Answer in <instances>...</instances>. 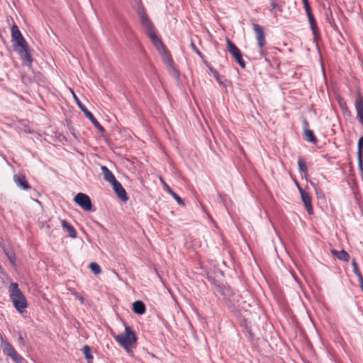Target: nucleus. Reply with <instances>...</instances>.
<instances>
[{
  "mask_svg": "<svg viewBox=\"0 0 363 363\" xmlns=\"http://www.w3.org/2000/svg\"><path fill=\"white\" fill-rule=\"evenodd\" d=\"M304 123H305L306 126H308V122L306 120L304 121Z\"/></svg>",
  "mask_w": 363,
  "mask_h": 363,
  "instance_id": "nucleus-41",
  "label": "nucleus"
},
{
  "mask_svg": "<svg viewBox=\"0 0 363 363\" xmlns=\"http://www.w3.org/2000/svg\"><path fill=\"white\" fill-rule=\"evenodd\" d=\"M302 1H303V5H304L305 4H308V3H309V2H308V0H302Z\"/></svg>",
  "mask_w": 363,
  "mask_h": 363,
  "instance_id": "nucleus-39",
  "label": "nucleus"
},
{
  "mask_svg": "<svg viewBox=\"0 0 363 363\" xmlns=\"http://www.w3.org/2000/svg\"><path fill=\"white\" fill-rule=\"evenodd\" d=\"M112 186L117 196L123 201H126L128 200V196L122 185L117 181L116 183H114Z\"/></svg>",
  "mask_w": 363,
  "mask_h": 363,
  "instance_id": "nucleus-12",
  "label": "nucleus"
},
{
  "mask_svg": "<svg viewBox=\"0 0 363 363\" xmlns=\"http://www.w3.org/2000/svg\"><path fill=\"white\" fill-rule=\"evenodd\" d=\"M61 223H62V228L68 232L69 235L71 238H75L77 237L76 230L68 222H67L65 220H62L61 221Z\"/></svg>",
  "mask_w": 363,
  "mask_h": 363,
  "instance_id": "nucleus-17",
  "label": "nucleus"
},
{
  "mask_svg": "<svg viewBox=\"0 0 363 363\" xmlns=\"http://www.w3.org/2000/svg\"><path fill=\"white\" fill-rule=\"evenodd\" d=\"M340 106L343 108L345 106H346V104L345 102H342L341 101H339Z\"/></svg>",
  "mask_w": 363,
  "mask_h": 363,
  "instance_id": "nucleus-37",
  "label": "nucleus"
},
{
  "mask_svg": "<svg viewBox=\"0 0 363 363\" xmlns=\"http://www.w3.org/2000/svg\"><path fill=\"white\" fill-rule=\"evenodd\" d=\"M227 45L228 50L230 54L235 59L242 68H245V63L242 59L240 49L229 39H227Z\"/></svg>",
  "mask_w": 363,
  "mask_h": 363,
  "instance_id": "nucleus-8",
  "label": "nucleus"
},
{
  "mask_svg": "<svg viewBox=\"0 0 363 363\" xmlns=\"http://www.w3.org/2000/svg\"><path fill=\"white\" fill-rule=\"evenodd\" d=\"M303 6L307 16L313 13L309 3L305 4Z\"/></svg>",
  "mask_w": 363,
  "mask_h": 363,
  "instance_id": "nucleus-31",
  "label": "nucleus"
},
{
  "mask_svg": "<svg viewBox=\"0 0 363 363\" xmlns=\"http://www.w3.org/2000/svg\"><path fill=\"white\" fill-rule=\"evenodd\" d=\"M18 340H19L20 341H23V337H22L21 336H20V337H19V338H18Z\"/></svg>",
  "mask_w": 363,
  "mask_h": 363,
  "instance_id": "nucleus-40",
  "label": "nucleus"
},
{
  "mask_svg": "<svg viewBox=\"0 0 363 363\" xmlns=\"http://www.w3.org/2000/svg\"><path fill=\"white\" fill-rule=\"evenodd\" d=\"M304 134H305L306 140H308V142H311L313 144L316 143L317 139H316L315 136L314 135L312 130H311L309 129H306L304 131Z\"/></svg>",
  "mask_w": 363,
  "mask_h": 363,
  "instance_id": "nucleus-19",
  "label": "nucleus"
},
{
  "mask_svg": "<svg viewBox=\"0 0 363 363\" xmlns=\"http://www.w3.org/2000/svg\"><path fill=\"white\" fill-rule=\"evenodd\" d=\"M160 181L161 182V183L162 184L164 189L169 193L170 194L172 190L169 187V186L166 184V182L164 181V179H162V177H160Z\"/></svg>",
  "mask_w": 363,
  "mask_h": 363,
  "instance_id": "nucleus-27",
  "label": "nucleus"
},
{
  "mask_svg": "<svg viewBox=\"0 0 363 363\" xmlns=\"http://www.w3.org/2000/svg\"><path fill=\"white\" fill-rule=\"evenodd\" d=\"M359 167L362 171L363 169V160H358Z\"/></svg>",
  "mask_w": 363,
  "mask_h": 363,
  "instance_id": "nucleus-35",
  "label": "nucleus"
},
{
  "mask_svg": "<svg viewBox=\"0 0 363 363\" xmlns=\"http://www.w3.org/2000/svg\"><path fill=\"white\" fill-rule=\"evenodd\" d=\"M356 276L358 277V279L360 282V284L363 283V277L360 272H358Z\"/></svg>",
  "mask_w": 363,
  "mask_h": 363,
  "instance_id": "nucleus-34",
  "label": "nucleus"
},
{
  "mask_svg": "<svg viewBox=\"0 0 363 363\" xmlns=\"http://www.w3.org/2000/svg\"><path fill=\"white\" fill-rule=\"evenodd\" d=\"M114 338L128 352L136 342L135 333L128 326L125 327L124 334L114 335Z\"/></svg>",
  "mask_w": 363,
  "mask_h": 363,
  "instance_id": "nucleus-4",
  "label": "nucleus"
},
{
  "mask_svg": "<svg viewBox=\"0 0 363 363\" xmlns=\"http://www.w3.org/2000/svg\"><path fill=\"white\" fill-rule=\"evenodd\" d=\"M3 349L4 352L15 362H20L22 360L21 357L16 352L10 343L4 342L3 344Z\"/></svg>",
  "mask_w": 363,
  "mask_h": 363,
  "instance_id": "nucleus-9",
  "label": "nucleus"
},
{
  "mask_svg": "<svg viewBox=\"0 0 363 363\" xmlns=\"http://www.w3.org/2000/svg\"><path fill=\"white\" fill-rule=\"evenodd\" d=\"M354 106L357 111V118L363 126V99L359 95L355 99Z\"/></svg>",
  "mask_w": 363,
  "mask_h": 363,
  "instance_id": "nucleus-10",
  "label": "nucleus"
},
{
  "mask_svg": "<svg viewBox=\"0 0 363 363\" xmlns=\"http://www.w3.org/2000/svg\"><path fill=\"white\" fill-rule=\"evenodd\" d=\"M101 169L103 172L104 179L107 182H108L112 185L114 183H116L117 180L116 179L114 175L112 174V172H111V171H109V169L106 167L101 166Z\"/></svg>",
  "mask_w": 363,
  "mask_h": 363,
  "instance_id": "nucleus-14",
  "label": "nucleus"
},
{
  "mask_svg": "<svg viewBox=\"0 0 363 363\" xmlns=\"http://www.w3.org/2000/svg\"><path fill=\"white\" fill-rule=\"evenodd\" d=\"M302 1H303V5H304L305 4H308V3H309V2H308V0H302Z\"/></svg>",
  "mask_w": 363,
  "mask_h": 363,
  "instance_id": "nucleus-38",
  "label": "nucleus"
},
{
  "mask_svg": "<svg viewBox=\"0 0 363 363\" xmlns=\"http://www.w3.org/2000/svg\"><path fill=\"white\" fill-rule=\"evenodd\" d=\"M70 291L76 297V298H77L81 302V303H84V297L77 293L74 289H70Z\"/></svg>",
  "mask_w": 363,
  "mask_h": 363,
  "instance_id": "nucleus-23",
  "label": "nucleus"
},
{
  "mask_svg": "<svg viewBox=\"0 0 363 363\" xmlns=\"http://www.w3.org/2000/svg\"><path fill=\"white\" fill-rule=\"evenodd\" d=\"M11 31V41L13 44L14 50L18 54L23 65L30 68L33 57L30 53L29 48L26 40L16 24L12 26Z\"/></svg>",
  "mask_w": 363,
  "mask_h": 363,
  "instance_id": "nucleus-2",
  "label": "nucleus"
},
{
  "mask_svg": "<svg viewBox=\"0 0 363 363\" xmlns=\"http://www.w3.org/2000/svg\"><path fill=\"white\" fill-rule=\"evenodd\" d=\"M134 313L142 315L145 312V306L141 301H136L133 303Z\"/></svg>",
  "mask_w": 363,
  "mask_h": 363,
  "instance_id": "nucleus-16",
  "label": "nucleus"
},
{
  "mask_svg": "<svg viewBox=\"0 0 363 363\" xmlns=\"http://www.w3.org/2000/svg\"><path fill=\"white\" fill-rule=\"evenodd\" d=\"M72 93L73 94V96L75 99L76 103L77 104L79 108L82 110V111L84 113L86 117L90 120V121L92 123V124L95 126L96 128H97L99 132L104 133L105 131V129L104 127L99 123V121L96 120V118L94 116V115L85 107L84 104L80 101V100L77 97L74 92L72 90Z\"/></svg>",
  "mask_w": 363,
  "mask_h": 363,
  "instance_id": "nucleus-5",
  "label": "nucleus"
},
{
  "mask_svg": "<svg viewBox=\"0 0 363 363\" xmlns=\"http://www.w3.org/2000/svg\"><path fill=\"white\" fill-rule=\"evenodd\" d=\"M191 48L198 55H199L200 57L202 56L201 52L198 50L194 42L191 43Z\"/></svg>",
  "mask_w": 363,
  "mask_h": 363,
  "instance_id": "nucleus-30",
  "label": "nucleus"
},
{
  "mask_svg": "<svg viewBox=\"0 0 363 363\" xmlns=\"http://www.w3.org/2000/svg\"><path fill=\"white\" fill-rule=\"evenodd\" d=\"M357 155H358V159H362V149L358 148Z\"/></svg>",
  "mask_w": 363,
  "mask_h": 363,
  "instance_id": "nucleus-36",
  "label": "nucleus"
},
{
  "mask_svg": "<svg viewBox=\"0 0 363 363\" xmlns=\"http://www.w3.org/2000/svg\"><path fill=\"white\" fill-rule=\"evenodd\" d=\"M307 16H308L309 24H310L311 28L313 31V33L314 35H315L318 33V27H317V25L315 23V18H314L313 13L308 15Z\"/></svg>",
  "mask_w": 363,
  "mask_h": 363,
  "instance_id": "nucleus-18",
  "label": "nucleus"
},
{
  "mask_svg": "<svg viewBox=\"0 0 363 363\" xmlns=\"http://www.w3.org/2000/svg\"><path fill=\"white\" fill-rule=\"evenodd\" d=\"M299 190H300V193L301 195L302 201L303 202L308 213L309 214H312L313 213V208H312V205H311V202L310 196L308 195V193H306L303 189H299Z\"/></svg>",
  "mask_w": 363,
  "mask_h": 363,
  "instance_id": "nucleus-11",
  "label": "nucleus"
},
{
  "mask_svg": "<svg viewBox=\"0 0 363 363\" xmlns=\"http://www.w3.org/2000/svg\"><path fill=\"white\" fill-rule=\"evenodd\" d=\"M11 299L16 310L22 313L25 308H27L28 303L26 297L18 289L16 283L11 284Z\"/></svg>",
  "mask_w": 363,
  "mask_h": 363,
  "instance_id": "nucleus-3",
  "label": "nucleus"
},
{
  "mask_svg": "<svg viewBox=\"0 0 363 363\" xmlns=\"http://www.w3.org/2000/svg\"><path fill=\"white\" fill-rule=\"evenodd\" d=\"M83 353L85 356V358L87 359L89 363L90 361L93 359V357L91 354V349L88 345H84L82 349Z\"/></svg>",
  "mask_w": 363,
  "mask_h": 363,
  "instance_id": "nucleus-22",
  "label": "nucleus"
},
{
  "mask_svg": "<svg viewBox=\"0 0 363 363\" xmlns=\"http://www.w3.org/2000/svg\"><path fill=\"white\" fill-rule=\"evenodd\" d=\"M4 252L9 259L10 262L15 265L16 263V255L13 250L7 248H4Z\"/></svg>",
  "mask_w": 363,
  "mask_h": 363,
  "instance_id": "nucleus-20",
  "label": "nucleus"
},
{
  "mask_svg": "<svg viewBox=\"0 0 363 363\" xmlns=\"http://www.w3.org/2000/svg\"><path fill=\"white\" fill-rule=\"evenodd\" d=\"M271 6L272 9L277 10L279 12L282 11L281 7L279 4H276L274 1L271 2Z\"/></svg>",
  "mask_w": 363,
  "mask_h": 363,
  "instance_id": "nucleus-29",
  "label": "nucleus"
},
{
  "mask_svg": "<svg viewBox=\"0 0 363 363\" xmlns=\"http://www.w3.org/2000/svg\"><path fill=\"white\" fill-rule=\"evenodd\" d=\"M13 179L15 182L21 188L23 189H29L30 188V185L28 184V182L26 179V177L24 175L22 174H16L13 177Z\"/></svg>",
  "mask_w": 363,
  "mask_h": 363,
  "instance_id": "nucleus-13",
  "label": "nucleus"
},
{
  "mask_svg": "<svg viewBox=\"0 0 363 363\" xmlns=\"http://www.w3.org/2000/svg\"><path fill=\"white\" fill-rule=\"evenodd\" d=\"M74 201L86 211H92V203L90 198L84 193H78L74 198Z\"/></svg>",
  "mask_w": 363,
  "mask_h": 363,
  "instance_id": "nucleus-7",
  "label": "nucleus"
},
{
  "mask_svg": "<svg viewBox=\"0 0 363 363\" xmlns=\"http://www.w3.org/2000/svg\"><path fill=\"white\" fill-rule=\"evenodd\" d=\"M298 167L301 172H303L305 174H306V166L303 160H299Z\"/></svg>",
  "mask_w": 363,
  "mask_h": 363,
  "instance_id": "nucleus-24",
  "label": "nucleus"
},
{
  "mask_svg": "<svg viewBox=\"0 0 363 363\" xmlns=\"http://www.w3.org/2000/svg\"><path fill=\"white\" fill-rule=\"evenodd\" d=\"M230 302H232L233 305L234 307H237V308H239L240 307V305L237 303H235V299L234 298V297H233L232 298L230 297L228 298Z\"/></svg>",
  "mask_w": 363,
  "mask_h": 363,
  "instance_id": "nucleus-32",
  "label": "nucleus"
},
{
  "mask_svg": "<svg viewBox=\"0 0 363 363\" xmlns=\"http://www.w3.org/2000/svg\"><path fill=\"white\" fill-rule=\"evenodd\" d=\"M331 253L340 260L347 262L349 261L350 257V255L345 250L337 251L336 250H332Z\"/></svg>",
  "mask_w": 363,
  "mask_h": 363,
  "instance_id": "nucleus-15",
  "label": "nucleus"
},
{
  "mask_svg": "<svg viewBox=\"0 0 363 363\" xmlns=\"http://www.w3.org/2000/svg\"><path fill=\"white\" fill-rule=\"evenodd\" d=\"M214 77L220 84H223V77H221L216 71L213 72Z\"/></svg>",
  "mask_w": 363,
  "mask_h": 363,
  "instance_id": "nucleus-25",
  "label": "nucleus"
},
{
  "mask_svg": "<svg viewBox=\"0 0 363 363\" xmlns=\"http://www.w3.org/2000/svg\"><path fill=\"white\" fill-rule=\"evenodd\" d=\"M352 265L353 267L354 272L355 274H357L358 272H360L357 266V264L354 259L352 261Z\"/></svg>",
  "mask_w": 363,
  "mask_h": 363,
  "instance_id": "nucleus-28",
  "label": "nucleus"
},
{
  "mask_svg": "<svg viewBox=\"0 0 363 363\" xmlns=\"http://www.w3.org/2000/svg\"><path fill=\"white\" fill-rule=\"evenodd\" d=\"M89 269L96 275H98L101 272V267L96 262L90 263Z\"/></svg>",
  "mask_w": 363,
  "mask_h": 363,
  "instance_id": "nucleus-21",
  "label": "nucleus"
},
{
  "mask_svg": "<svg viewBox=\"0 0 363 363\" xmlns=\"http://www.w3.org/2000/svg\"><path fill=\"white\" fill-rule=\"evenodd\" d=\"M170 194L173 196V198L178 202V203L181 205H184L182 199L173 191L170 193Z\"/></svg>",
  "mask_w": 363,
  "mask_h": 363,
  "instance_id": "nucleus-26",
  "label": "nucleus"
},
{
  "mask_svg": "<svg viewBox=\"0 0 363 363\" xmlns=\"http://www.w3.org/2000/svg\"><path fill=\"white\" fill-rule=\"evenodd\" d=\"M252 28L256 34V39L257 40V45L259 49V53L262 57H265L266 54L264 50V47L266 44V40H265V35L263 31V28L261 26L257 24V23H252ZM265 60L267 61V59L265 58Z\"/></svg>",
  "mask_w": 363,
  "mask_h": 363,
  "instance_id": "nucleus-6",
  "label": "nucleus"
},
{
  "mask_svg": "<svg viewBox=\"0 0 363 363\" xmlns=\"http://www.w3.org/2000/svg\"><path fill=\"white\" fill-rule=\"evenodd\" d=\"M137 13L140 17V23L145 30V33L150 38L157 51L163 56L166 62L169 66H172L173 61L171 59L170 55L166 52L164 46L161 39L157 35L153 23L146 14L145 9L143 6H139L137 9Z\"/></svg>",
  "mask_w": 363,
  "mask_h": 363,
  "instance_id": "nucleus-1",
  "label": "nucleus"
},
{
  "mask_svg": "<svg viewBox=\"0 0 363 363\" xmlns=\"http://www.w3.org/2000/svg\"><path fill=\"white\" fill-rule=\"evenodd\" d=\"M363 147V136L361 137L359 139V141H358V148L359 149H362Z\"/></svg>",
  "mask_w": 363,
  "mask_h": 363,
  "instance_id": "nucleus-33",
  "label": "nucleus"
}]
</instances>
